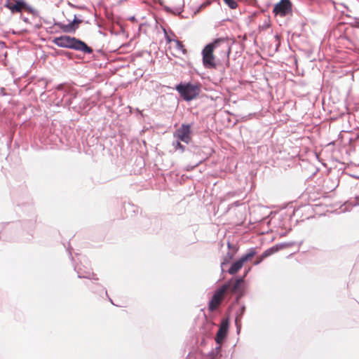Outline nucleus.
<instances>
[{
  "instance_id": "1",
  "label": "nucleus",
  "mask_w": 359,
  "mask_h": 359,
  "mask_svg": "<svg viewBox=\"0 0 359 359\" xmlns=\"http://www.w3.org/2000/svg\"><path fill=\"white\" fill-rule=\"evenodd\" d=\"M221 48V52L229 57L231 48L224 38L215 39L212 43L206 45L202 50L203 64L205 68L216 69L215 57L213 52L215 49Z\"/></svg>"
},
{
  "instance_id": "2",
  "label": "nucleus",
  "mask_w": 359,
  "mask_h": 359,
  "mask_svg": "<svg viewBox=\"0 0 359 359\" xmlns=\"http://www.w3.org/2000/svg\"><path fill=\"white\" fill-rule=\"evenodd\" d=\"M53 43L62 48H72L86 53H91L93 52V49L85 42L69 36L56 37L53 39Z\"/></svg>"
},
{
  "instance_id": "3",
  "label": "nucleus",
  "mask_w": 359,
  "mask_h": 359,
  "mask_svg": "<svg viewBox=\"0 0 359 359\" xmlns=\"http://www.w3.org/2000/svg\"><path fill=\"white\" fill-rule=\"evenodd\" d=\"M176 90L180 95L187 101L195 99L200 93L201 86L199 84H179L176 86Z\"/></svg>"
},
{
  "instance_id": "4",
  "label": "nucleus",
  "mask_w": 359,
  "mask_h": 359,
  "mask_svg": "<svg viewBox=\"0 0 359 359\" xmlns=\"http://www.w3.org/2000/svg\"><path fill=\"white\" fill-rule=\"evenodd\" d=\"M230 283L223 285L213 294L208 304V309L210 311H215L224 299L226 292L229 290Z\"/></svg>"
},
{
  "instance_id": "5",
  "label": "nucleus",
  "mask_w": 359,
  "mask_h": 359,
  "mask_svg": "<svg viewBox=\"0 0 359 359\" xmlns=\"http://www.w3.org/2000/svg\"><path fill=\"white\" fill-rule=\"evenodd\" d=\"M177 140L189 144L191 141V128L189 124H182L173 133Z\"/></svg>"
},
{
  "instance_id": "6",
  "label": "nucleus",
  "mask_w": 359,
  "mask_h": 359,
  "mask_svg": "<svg viewBox=\"0 0 359 359\" xmlns=\"http://www.w3.org/2000/svg\"><path fill=\"white\" fill-rule=\"evenodd\" d=\"M255 255V250L253 249L250 250L231 265L228 271L229 273L231 275L236 274L243 267L244 263L251 259Z\"/></svg>"
},
{
  "instance_id": "7",
  "label": "nucleus",
  "mask_w": 359,
  "mask_h": 359,
  "mask_svg": "<svg viewBox=\"0 0 359 359\" xmlns=\"http://www.w3.org/2000/svg\"><path fill=\"white\" fill-rule=\"evenodd\" d=\"M5 6L12 13H21L28 8V5L25 0H6Z\"/></svg>"
},
{
  "instance_id": "8",
  "label": "nucleus",
  "mask_w": 359,
  "mask_h": 359,
  "mask_svg": "<svg viewBox=\"0 0 359 359\" xmlns=\"http://www.w3.org/2000/svg\"><path fill=\"white\" fill-rule=\"evenodd\" d=\"M273 12L276 15L285 16L292 13V4L289 0H281L273 8Z\"/></svg>"
},
{
  "instance_id": "9",
  "label": "nucleus",
  "mask_w": 359,
  "mask_h": 359,
  "mask_svg": "<svg viewBox=\"0 0 359 359\" xmlns=\"http://www.w3.org/2000/svg\"><path fill=\"white\" fill-rule=\"evenodd\" d=\"M82 22V20H79L76 15H73V20L67 24L64 22H58L56 25L62 29L64 32L72 33L74 32L79 27V25Z\"/></svg>"
},
{
  "instance_id": "10",
  "label": "nucleus",
  "mask_w": 359,
  "mask_h": 359,
  "mask_svg": "<svg viewBox=\"0 0 359 359\" xmlns=\"http://www.w3.org/2000/svg\"><path fill=\"white\" fill-rule=\"evenodd\" d=\"M228 330V321L223 320L217 332L215 341L217 344H220L225 338Z\"/></svg>"
},
{
  "instance_id": "11",
  "label": "nucleus",
  "mask_w": 359,
  "mask_h": 359,
  "mask_svg": "<svg viewBox=\"0 0 359 359\" xmlns=\"http://www.w3.org/2000/svg\"><path fill=\"white\" fill-rule=\"evenodd\" d=\"M174 48L175 52L172 53L174 56L177 57L180 54H187V49L184 48V44L179 40H173V44L169 48Z\"/></svg>"
},
{
  "instance_id": "12",
  "label": "nucleus",
  "mask_w": 359,
  "mask_h": 359,
  "mask_svg": "<svg viewBox=\"0 0 359 359\" xmlns=\"http://www.w3.org/2000/svg\"><path fill=\"white\" fill-rule=\"evenodd\" d=\"M278 250V248L277 247H272L269 249H267L266 250H265L262 255H260L259 257H257L255 262H254V264L255 265H258L259 264H260L265 258H266L267 257L273 255V253H275L276 252H277Z\"/></svg>"
},
{
  "instance_id": "13",
  "label": "nucleus",
  "mask_w": 359,
  "mask_h": 359,
  "mask_svg": "<svg viewBox=\"0 0 359 359\" xmlns=\"http://www.w3.org/2000/svg\"><path fill=\"white\" fill-rule=\"evenodd\" d=\"M243 282V278H238L233 281L232 280L229 281L227 283H230V286L229 290H230L232 292H237L239 290L240 286Z\"/></svg>"
},
{
  "instance_id": "14",
  "label": "nucleus",
  "mask_w": 359,
  "mask_h": 359,
  "mask_svg": "<svg viewBox=\"0 0 359 359\" xmlns=\"http://www.w3.org/2000/svg\"><path fill=\"white\" fill-rule=\"evenodd\" d=\"M224 1L231 9H235L238 6L236 0H224Z\"/></svg>"
},
{
  "instance_id": "15",
  "label": "nucleus",
  "mask_w": 359,
  "mask_h": 359,
  "mask_svg": "<svg viewBox=\"0 0 359 359\" xmlns=\"http://www.w3.org/2000/svg\"><path fill=\"white\" fill-rule=\"evenodd\" d=\"M233 259V255L228 253L223 259V262L221 264L222 268L224 267V265L228 264Z\"/></svg>"
},
{
  "instance_id": "16",
  "label": "nucleus",
  "mask_w": 359,
  "mask_h": 359,
  "mask_svg": "<svg viewBox=\"0 0 359 359\" xmlns=\"http://www.w3.org/2000/svg\"><path fill=\"white\" fill-rule=\"evenodd\" d=\"M175 149H180L182 151H184V147L180 143V140H177L175 143H173Z\"/></svg>"
},
{
  "instance_id": "17",
  "label": "nucleus",
  "mask_w": 359,
  "mask_h": 359,
  "mask_svg": "<svg viewBox=\"0 0 359 359\" xmlns=\"http://www.w3.org/2000/svg\"><path fill=\"white\" fill-rule=\"evenodd\" d=\"M270 26H271L270 21L267 20L262 25L259 26V29L264 30V29H268Z\"/></svg>"
},
{
  "instance_id": "18",
  "label": "nucleus",
  "mask_w": 359,
  "mask_h": 359,
  "mask_svg": "<svg viewBox=\"0 0 359 359\" xmlns=\"http://www.w3.org/2000/svg\"><path fill=\"white\" fill-rule=\"evenodd\" d=\"M165 39H166L167 43H173V40H174V39H172L170 38V36H168V34H167L166 32H165Z\"/></svg>"
},
{
  "instance_id": "19",
  "label": "nucleus",
  "mask_w": 359,
  "mask_h": 359,
  "mask_svg": "<svg viewBox=\"0 0 359 359\" xmlns=\"http://www.w3.org/2000/svg\"><path fill=\"white\" fill-rule=\"evenodd\" d=\"M275 38H276V41L279 42V41H280V36L279 35H276Z\"/></svg>"
},
{
  "instance_id": "20",
  "label": "nucleus",
  "mask_w": 359,
  "mask_h": 359,
  "mask_svg": "<svg viewBox=\"0 0 359 359\" xmlns=\"http://www.w3.org/2000/svg\"><path fill=\"white\" fill-rule=\"evenodd\" d=\"M355 27H359V22H355Z\"/></svg>"
},
{
  "instance_id": "21",
  "label": "nucleus",
  "mask_w": 359,
  "mask_h": 359,
  "mask_svg": "<svg viewBox=\"0 0 359 359\" xmlns=\"http://www.w3.org/2000/svg\"><path fill=\"white\" fill-rule=\"evenodd\" d=\"M244 311H245V306H243V307H242V313H243V312H244Z\"/></svg>"
}]
</instances>
